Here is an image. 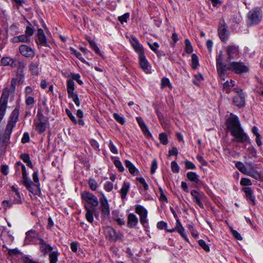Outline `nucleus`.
<instances>
[{"mask_svg":"<svg viewBox=\"0 0 263 263\" xmlns=\"http://www.w3.org/2000/svg\"><path fill=\"white\" fill-rule=\"evenodd\" d=\"M11 42L13 43H29L30 39L25 34H22L18 36H14L11 39Z\"/></svg>","mask_w":263,"mask_h":263,"instance_id":"25","label":"nucleus"},{"mask_svg":"<svg viewBox=\"0 0 263 263\" xmlns=\"http://www.w3.org/2000/svg\"><path fill=\"white\" fill-rule=\"evenodd\" d=\"M158 163L157 160L156 159L153 160L152 162L151 167V173L152 174H154L155 173L156 169L157 168Z\"/></svg>","mask_w":263,"mask_h":263,"instance_id":"51","label":"nucleus"},{"mask_svg":"<svg viewBox=\"0 0 263 263\" xmlns=\"http://www.w3.org/2000/svg\"><path fill=\"white\" fill-rule=\"evenodd\" d=\"M25 33L26 34L25 35H26L29 38V37L31 36L33 33V29L30 27H27L25 30Z\"/></svg>","mask_w":263,"mask_h":263,"instance_id":"64","label":"nucleus"},{"mask_svg":"<svg viewBox=\"0 0 263 263\" xmlns=\"http://www.w3.org/2000/svg\"><path fill=\"white\" fill-rule=\"evenodd\" d=\"M227 126L228 129L231 133H232V131L237 130L241 127L238 118L232 114H231V116L227 119Z\"/></svg>","mask_w":263,"mask_h":263,"instance_id":"7","label":"nucleus"},{"mask_svg":"<svg viewBox=\"0 0 263 263\" xmlns=\"http://www.w3.org/2000/svg\"><path fill=\"white\" fill-rule=\"evenodd\" d=\"M262 17V11L259 8H256L248 13L247 23L249 26L257 25L261 21Z\"/></svg>","mask_w":263,"mask_h":263,"instance_id":"4","label":"nucleus"},{"mask_svg":"<svg viewBox=\"0 0 263 263\" xmlns=\"http://www.w3.org/2000/svg\"><path fill=\"white\" fill-rule=\"evenodd\" d=\"M91 48L98 54L101 55V51L96 43L91 40H88Z\"/></svg>","mask_w":263,"mask_h":263,"instance_id":"42","label":"nucleus"},{"mask_svg":"<svg viewBox=\"0 0 263 263\" xmlns=\"http://www.w3.org/2000/svg\"><path fill=\"white\" fill-rule=\"evenodd\" d=\"M199 65L198 59L195 54H193L191 60V66L193 69H196Z\"/></svg>","mask_w":263,"mask_h":263,"instance_id":"40","label":"nucleus"},{"mask_svg":"<svg viewBox=\"0 0 263 263\" xmlns=\"http://www.w3.org/2000/svg\"><path fill=\"white\" fill-rule=\"evenodd\" d=\"M86 210L87 211L85 214V217L88 222L92 223L93 221V210L88 208H87Z\"/></svg>","mask_w":263,"mask_h":263,"instance_id":"39","label":"nucleus"},{"mask_svg":"<svg viewBox=\"0 0 263 263\" xmlns=\"http://www.w3.org/2000/svg\"><path fill=\"white\" fill-rule=\"evenodd\" d=\"M130 42L132 45L135 51L138 54L139 56L140 55L144 54V49L142 45L139 43L138 40L135 36L131 37Z\"/></svg>","mask_w":263,"mask_h":263,"instance_id":"18","label":"nucleus"},{"mask_svg":"<svg viewBox=\"0 0 263 263\" xmlns=\"http://www.w3.org/2000/svg\"><path fill=\"white\" fill-rule=\"evenodd\" d=\"M171 168L174 173H178L179 171V166L176 161H172L171 162Z\"/></svg>","mask_w":263,"mask_h":263,"instance_id":"57","label":"nucleus"},{"mask_svg":"<svg viewBox=\"0 0 263 263\" xmlns=\"http://www.w3.org/2000/svg\"><path fill=\"white\" fill-rule=\"evenodd\" d=\"M18 116L19 109H14L11 114L5 131L4 136L6 140H9L12 130L18 121Z\"/></svg>","mask_w":263,"mask_h":263,"instance_id":"1","label":"nucleus"},{"mask_svg":"<svg viewBox=\"0 0 263 263\" xmlns=\"http://www.w3.org/2000/svg\"><path fill=\"white\" fill-rule=\"evenodd\" d=\"M184 43L185 45V52L189 54L191 53L193 51V48L191 45V42L188 39H186L185 40Z\"/></svg>","mask_w":263,"mask_h":263,"instance_id":"41","label":"nucleus"},{"mask_svg":"<svg viewBox=\"0 0 263 263\" xmlns=\"http://www.w3.org/2000/svg\"><path fill=\"white\" fill-rule=\"evenodd\" d=\"M37 117V118L34 120L33 126L36 131L39 134H42L46 130L48 122L47 120L45 119L44 115L39 109Z\"/></svg>","mask_w":263,"mask_h":263,"instance_id":"2","label":"nucleus"},{"mask_svg":"<svg viewBox=\"0 0 263 263\" xmlns=\"http://www.w3.org/2000/svg\"><path fill=\"white\" fill-rule=\"evenodd\" d=\"M20 158L25 163L27 166L30 168L33 167V164L30 160L29 155L27 154L24 153L20 155Z\"/></svg>","mask_w":263,"mask_h":263,"instance_id":"33","label":"nucleus"},{"mask_svg":"<svg viewBox=\"0 0 263 263\" xmlns=\"http://www.w3.org/2000/svg\"><path fill=\"white\" fill-rule=\"evenodd\" d=\"M159 191L160 192V198H159L160 200L162 202H168L167 198L166 197V196L165 195V194H164L163 190L161 187L159 188Z\"/></svg>","mask_w":263,"mask_h":263,"instance_id":"59","label":"nucleus"},{"mask_svg":"<svg viewBox=\"0 0 263 263\" xmlns=\"http://www.w3.org/2000/svg\"><path fill=\"white\" fill-rule=\"evenodd\" d=\"M15 61L10 57H5L2 59L1 63L4 66H13L15 65Z\"/></svg>","mask_w":263,"mask_h":263,"instance_id":"30","label":"nucleus"},{"mask_svg":"<svg viewBox=\"0 0 263 263\" xmlns=\"http://www.w3.org/2000/svg\"><path fill=\"white\" fill-rule=\"evenodd\" d=\"M192 236L196 238L198 236V233L192 224H188L187 226Z\"/></svg>","mask_w":263,"mask_h":263,"instance_id":"46","label":"nucleus"},{"mask_svg":"<svg viewBox=\"0 0 263 263\" xmlns=\"http://www.w3.org/2000/svg\"><path fill=\"white\" fill-rule=\"evenodd\" d=\"M25 97V103L30 108H32L35 104L34 98L33 96H26Z\"/></svg>","mask_w":263,"mask_h":263,"instance_id":"38","label":"nucleus"},{"mask_svg":"<svg viewBox=\"0 0 263 263\" xmlns=\"http://www.w3.org/2000/svg\"><path fill=\"white\" fill-rule=\"evenodd\" d=\"M236 95L234 97L233 99V103L238 107H241L245 106V99L242 90L238 89L236 91Z\"/></svg>","mask_w":263,"mask_h":263,"instance_id":"12","label":"nucleus"},{"mask_svg":"<svg viewBox=\"0 0 263 263\" xmlns=\"http://www.w3.org/2000/svg\"><path fill=\"white\" fill-rule=\"evenodd\" d=\"M176 229H177V231L182 237V238H183L185 241L188 242L189 239L187 237L186 234L185 233V229L183 227L182 225L181 224V223L179 219L177 220V221H176Z\"/></svg>","mask_w":263,"mask_h":263,"instance_id":"27","label":"nucleus"},{"mask_svg":"<svg viewBox=\"0 0 263 263\" xmlns=\"http://www.w3.org/2000/svg\"><path fill=\"white\" fill-rule=\"evenodd\" d=\"M219 35L221 41L226 42L229 35V31L227 30L225 25H220L218 29Z\"/></svg>","mask_w":263,"mask_h":263,"instance_id":"22","label":"nucleus"},{"mask_svg":"<svg viewBox=\"0 0 263 263\" xmlns=\"http://www.w3.org/2000/svg\"><path fill=\"white\" fill-rule=\"evenodd\" d=\"M228 69L234 71L237 74H241L249 71L248 67L240 62H233L230 63Z\"/></svg>","mask_w":263,"mask_h":263,"instance_id":"5","label":"nucleus"},{"mask_svg":"<svg viewBox=\"0 0 263 263\" xmlns=\"http://www.w3.org/2000/svg\"><path fill=\"white\" fill-rule=\"evenodd\" d=\"M11 188H12V194H14V196H16V197H15V198L13 200V203H16V204L21 203H22L20 193L18 192L17 189H16L14 186H12Z\"/></svg>","mask_w":263,"mask_h":263,"instance_id":"32","label":"nucleus"},{"mask_svg":"<svg viewBox=\"0 0 263 263\" xmlns=\"http://www.w3.org/2000/svg\"><path fill=\"white\" fill-rule=\"evenodd\" d=\"M157 227L159 229L166 230L167 228V223L163 221H159L157 223Z\"/></svg>","mask_w":263,"mask_h":263,"instance_id":"60","label":"nucleus"},{"mask_svg":"<svg viewBox=\"0 0 263 263\" xmlns=\"http://www.w3.org/2000/svg\"><path fill=\"white\" fill-rule=\"evenodd\" d=\"M19 50L22 55L27 58H33L35 55L34 50L26 45H21Z\"/></svg>","mask_w":263,"mask_h":263,"instance_id":"15","label":"nucleus"},{"mask_svg":"<svg viewBox=\"0 0 263 263\" xmlns=\"http://www.w3.org/2000/svg\"><path fill=\"white\" fill-rule=\"evenodd\" d=\"M39 241V245L40 246V250L41 252L44 255H46L49 252H52L53 248L50 245L47 243L42 238H40Z\"/></svg>","mask_w":263,"mask_h":263,"instance_id":"20","label":"nucleus"},{"mask_svg":"<svg viewBox=\"0 0 263 263\" xmlns=\"http://www.w3.org/2000/svg\"><path fill=\"white\" fill-rule=\"evenodd\" d=\"M198 243L199 246L205 251L209 252L210 251V247L208 246V245H206V243L203 240H199L198 241Z\"/></svg>","mask_w":263,"mask_h":263,"instance_id":"49","label":"nucleus"},{"mask_svg":"<svg viewBox=\"0 0 263 263\" xmlns=\"http://www.w3.org/2000/svg\"><path fill=\"white\" fill-rule=\"evenodd\" d=\"M22 183L32 194L35 195L40 194L39 182H22Z\"/></svg>","mask_w":263,"mask_h":263,"instance_id":"13","label":"nucleus"},{"mask_svg":"<svg viewBox=\"0 0 263 263\" xmlns=\"http://www.w3.org/2000/svg\"><path fill=\"white\" fill-rule=\"evenodd\" d=\"M234 85V82L230 80V81H227L224 82L223 84V89L227 91V92H229V90L232 88Z\"/></svg>","mask_w":263,"mask_h":263,"instance_id":"37","label":"nucleus"},{"mask_svg":"<svg viewBox=\"0 0 263 263\" xmlns=\"http://www.w3.org/2000/svg\"><path fill=\"white\" fill-rule=\"evenodd\" d=\"M114 118L119 123H120L121 124H124L125 123L124 119L122 117L119 116L118 114L115 113L113 115Z\"/></svg>","mask_w":263,"mask_h":263,"instance_id":"52","label":"nucleus"},{"mask_svg":"<svg viewBox=\"0 0 263 263\" xmlns=\"http://www.w3.org/2000/svg\"><path fill=\"white\" fill-rule=\"evenodd\" d=\"M136 120L144 133L149 132L144 121L141 117H136Z\"/></svg>","mask_w":263,"mask_h":263,"instance_id":"35","label":"nucleus"},{"mask_svg":"<svg viewBox=\"0 0 263 263\" xmlns=\"http://www.w3.org/2000/svg\"><path fill=\"white\" fill-rule=\"evenodd\" d=\"M138 222V217L133 213H130L127 217V225L129 228L136 227Z\"/></svg>","mask_w":263,"mask_h":263,"instance_id":"24","label":"nucleus"},{"mask_svg":"<svg viewBox=\"0 0 263 263\" xmlns=\"http://www.w3.org/2000/svg\"><path fill=\"white\" fill-rule=\"evenodd\" d=\"M235 166L244 174L252 176L255 178H257L258 176V174L255 171L254 165L252 163H246V166L241 162H237Z\"/></svg>","mask_w":263,"mask_h":263,"instance_id":"3","label":"nucleus"},{"mask_svg":"<svg viewBox=\"0 0 263 263\" xmlns=\"http://www.w3.org/2000/svg\"><path fill=\"white\" fill-rule=\"evenodd\" d=\"M65 111L67 116L72 121V122L74 123H77V121L72 112L68 109H66Z\"/></svg>","mask_w":263,"mask_h":263,"instance_id":"63","label":"nucleus"},{"mask_svg":"<svg viewBox=\"0 0 263 263\" xmlns=\"http://www.w3.org/2000/svg\"><path fill=\"white\" fill-rule=\"evenodd\" d=\"M135 212L140 216V221L142 225L147 223L148 220L147 211L143 206L141 205H136L135 206Z\"/></svg>","mask_w":263,"mask_h":263,"instance_id":"11","label":"nucleus"},{"mask_svg":"<svg viewBox=\"0 0 263 263\" xmlns=\"http://www.w3.org/2000/svg\"><path fill=\"white\" fill-rule=\"evenodd\" d=\"M138 58L140 67L146 73H149L151 72V66L144 54L140 55Z\"/></svg>","mask_w":263,"mask_h":263,"instance_id":"19","label":"nucleus"},{"mask_svg":"<svg viewBox=\"0 0 263 263\" xmlns=\"http://www.w3.org/2000/svg\"><path fill=\"white\" fill-rule=\"evenodd\" d=\"M130 184L128 182H124L120 190V193L122 199L125 198L129 190Z\"/></svg>","mask_w":263,"mask_h":263,"instance_id":"28","label":"nucleus"},{"mask_svg":"<svg viewBox=\"0 0 263 263\" xmlns=\"http://www.w3.org/2000/svg\"><path fill=\"white\" fill-rule=\"evenodd\" d=\"M39 64V61H32L29 64V70L33 75H39L40 72Z\"/></svg>","mask_w":263,"mask_h":263,"instance_id":"23","label":"nucleus"},{"mask_svg":"<svg viewBox=\"0 0 263 263\" xmlns=\"http://www.w3.org/2000/svg\"><path fill=\"white\" fill-rule=\"evenodd\" d=\"M36 43L38 46L50 47L46 35L42 29H39L37 33Z\"/></svg>","mask_w":263,"mask_h":263,"instance_id":"14","label":"nucleus"},{"mask_svg":"<svg viewBox=\"0 0 263 263\" xmlns=\"http://www.w3.org/2000/svg\"><path fill=\"white\" fill-rule=\"evenodd\" d=\"M223 53L220 51L216 59V66L217 72L219 77L224 80V74L226 71L225 66L222 64Z\"/></svg>","mask_w":263,"mask_h":263,"instance_id":"10","label":"nucleus"},{"mask_svg":"<svg viewBox=\"0 0 263 263\" xmlns=\"http://www.w3.org/2000/svg\"><path fill=\"white\" fill-rule=\"evenodd\" d=\"M125 165L132 174L136 175L138 174V170L131 162L128 160H125Z\"/></svg>","mask_w":263,"mask_h":263,"instance_id":"31","label":"nucleus"},{"mask_svg":"<svg viewBox=\"0 0 263 263\" xmlns=\"http://www.w3.org/2000/svg\"><path fill=\"white\" fill-rule=\"evenodd\" d=\"M184 164L185 165V167L187 169H192V170L196 169L195 165H194V164L193 162H192L191 161H185L184 162Z\"/></svg>","mask_w":263,"mask_h":263,"instance_id":"61","label":"nucleus"},{"mask_svg":"<svg viewBox=\"0 0 263 263\" xmlns=\"http://www.w3.org/2000/svg\"><path fill=\"white\" fill-rule=\"evenodd\" d=\"M26 235L25 241L27 243L33 242L35 239H38L39 240L40 239L39 233L35 230H31L28 231L26 233Z\"/></svg>","mask_w":263,"mask_h":263,"instance_id":"21","label":"nucleus"},{"mask_svg":"<svg viewBox=\"0 0 263 263\" xmlns=\"http://www.w3.org/2000/svg\"><path fill=\"white\" fill-rule=\"evenodd\" d=\"M166 86H168L171 89L173 87L169 79L167 78H163L161 80V88L163 89Z\"/></svg>","mask_w":263,"mask_h":263,"instance_id":"36","label":"nucleus"},{"mask_svg":"<svg viewBox=\"0 0 263 263\" xmlns=\"http://www.w3.org/2000/svg\"><path fill=\"white\" fill-rule=\"evenodd\" d=\"M231 134L234 137V138L232 139L233 141L244 143L249 140L247 135L244 132L242 127L232 131Z\"/></svg>","mask_w":263,"mask_h":263,"instance_id":"6","label":"nucleus"},{"mask_svg":"<svg viewBox=\"0 0 263 263\" xmlns=\"http://www.w3.org/2000/svg\"><path fill=\"white\" fill-rule=\"evenodd\" d=\"M109 148L110 150V151L115 154H117L118 153V151L117 148V147H116V146L113 144L112 142L110 140L109 141Z\"/></svg>","mask_w":263,"mask_h":263,"instance_id":"54","label":"nucleus"},{"mask_svg":"<svg viewBox=\"0 0 263 263\" xmlns=\"http://www.w3.org/2000/svg\"><path fill=\"white\" fill-rule=\"evenodd\" d=\"M6 139L5 138V140L2 139L0 138V154L3 155L4 154L5 152V149L6 148L7 146V143H6Z\"/></svg>","mask_w":263,"mask_h":263,"instance_id":"43","label":"nucleus"},{"mask_svg":"<svg viewBox=\"0 0 263 263\" xmlns=\"http://www.w3.org/2000/svg\"><path fill=\"white\" fill-rule=\"evenodd\" d=\"M231 233L233 236L236 239L239 240H241L242 239V237L241 236V235L235 230L233 229H231Z\"/></svg>","mask_w":263,"mask_h":263,"instance_id":"58","label":"nucleus"},{"mask_svg":"<svg viewBox=\"0 0 263 263\" xmlns=\"http://www.w3.org/2000/svg\"><path fill=\"white\" fill-rule=\"evenodd\" d=\"M191 194L194 197V201L199 199H202L203 197V194H201L195 190L191 191Z\"/></svg>","mask_w":263,"mask_h":263,"instance_id":"45","label":"nucleus"},{"mask_svg":"<svg viewBox=\"0 0 263 263\" xmlns=\"http://www.w3.org/2000/svg\"><path fill=\"white\" fill-rule=\"evenodd\" d=\"M15 168L16 173L20 175L22 174L23 181H28V177H27V174L26 172L25 166L20 161H17L14 165Z\"/></svg>","mask_w":263,"mask_h":263,"instance_id":"16","label":"nucleus"},{"mask_svg":"<svg viewBox=\"0 0 263 263\" xmlns=\"http://www.w3.org/2000/svg\"><path fill=\"white\" fill-rule=\"evenodd\" d=\"M72 80H76L79 84H83L82 81L80 79V76L79 74L72 73L71 74Z\"/></svg>","mask_w":263,"mask_h":263,"instance_id":"55","label":"nucleus"},{"mask_svg":"<svg viewBox=\"0 0 263 263\" xmlns=\"http://www.w3.org/2000/svg\"><path fill=\"white\" fill-rule=\"evenodd\" d=\"M159 140L161 143L164 145L168 143V139L166 135L164 133H161L159 136Z\"/></svg>","mask_w":263,"mask_h":263,"instance_id":"47","label":"nucleus"},{"mask_svg":"<svg viewBox=\"0 0 263 263\" xmlns=\"http://www.w3.org/2000/svg\"><path fill=\"white\" fill-rule=\"evenodd\" d=\"M34 94L33 89L30 86H27L25 89V97L33 96Z\"/></svg>","mask_w":263,"mask_h":263,"instance_id":"56","label":"nucleus"},{"mask_svg":"<svg viewBox=\"0 0 263 263\" xmlns=\"http://www.w3.org/2000/svg\"><path fill=\"white\" fill-rule=\"evenodd\" d=\"M129 17V13H126L123 15L120 16L118 17V20L121 22V23L123 24V23L127 22V20Z\"/></svg>","mask_w":263,"mask_h":263,"instance_id":"48","label":"nucleus"},{"mask_svg":"<svg viewBox=\"0 0 263 263\" xmlns=\"http://www.w3.org/2000/svg\"><path fill=\"white\" fill-rule=\"evenodd\" d=\"M140 183L138 185L139 190L140 192H142L143 191H146L148 189V185L145 182H139Z\"/></svg>","mask_w":263,"mask_h":263,"instance_id":"53","label":"nucleus"},{"mask_svg":"<svg viewBox=\"0 0 263 263\" xmlns=\"http://www.w3.org/2000/svg\"><path fill=\"white\" fill-rule=\"evenodd\" d=\"M228 55L227 61L231 60L237 57L238 54V46L234 45H230L226 48Z\"/></svg>","mask_w":263,"mask_h":263,"instance_id":"17","label":"nucleus"},{"mask_svg":"<svg viewBox=\"0 0 263 263\" xmlns=\"http://www.w3.org/2000/svg\"><path fill=\"white\" fill-rule=\"evenodd\" d=\"M114 164L116 166L117 168H118V170L122 172L124 171V167L121 163V162L120 160H115L114 161Z\"/></svg>","mask_w":263,"mask_h":263,"instance_id":"50","label":"nucleus"},{"mask_svg":"<svg viewBox=\"0 0 263 263\" xmlns=\"http://www.w3.org/2000/svg\"><path fill=\"white\" fill-rule=\"evenodd\" d=\"M148 45L149 46V47H150V48L154 52H156L157 50H158V48H159V44L156 43V42H155L153 44L152 43H148Z\"/></svg>","mask_w":263,"mask_h":263,"instance_id":"62","label":"nucleus"},{"mask_svg":"<svg viewBox=\"0 0 263 263\" xmlns=\"http://www.w3.org/2000/svg\"><path fill=\"white\" fill-rule=\"evenodd\" d=\"M100 209L103 216L104 218H108L110 215V209L108 201L104 195H103L102 197L100 198Z\"/></svg>","mask_w":263,"mask_h":263,"instance_id":"9","label":"nucleus"},{"mask_svg":"<svg viewBox=\"0 0 263 263\" xmlns=\"http://www.w3.org/2000/svg\"><path fill=\"white\" fill-rule=\"evenodd\" d=\"M242 190L245 193L246 197L248 199H250L253 204L255 203V197L253 195V191L249 187H244Z\"/></svg>","mask_w":263,"mask_h":263,"instance_id":"29","label":"nucleus"},{"mask_svg":"<svg viewBox=\"0 0 263 263\" xmlns=\"http://www.w3.org/2000/svg\"><path fill=\"white\" fill-rule=\"evenodd\" d=\"M59 254L58 251H53L50 252L49 254V263H57Z\"/></svg>","mask_w":263,"mask_h":263,"instance_id":"34","label":"nucleus"},{"mask_svg":"<svg viewBox=\"0 0 263 263\" xmlns=\"http://www.w3.org/2000/svg\"><path fill=\"white\" fill-rule=\"evenodd\" d=\"M74 83L72 80H68L67 82V90L68 93V98L72 97L76 95L77 93L74 92Z\"/></svg>","mask_w":263,"mask_h":263,"instance_id":"26","label":"nucleus"},{"mask_svg":"<svg viewBox=\"0 0 263 263\" xmlns=\"http://www.w3.org/2000/svg\"><path fill=\"white\" fill-rule=\"evenodd\" d=\"M81 197L84 201L90 204L92 206L96 207L99 204L97 197L90 192H83L81 194Z\"/></svg>","mask_w":263,"mask_h":263,"instance_id":"8","label":"nucleus"},{"mask_svg":"<svg viewBox=\"0 0 263 263\" xmlns=\"http://www.w3.org/2000/svg\"><path fill=\"white\" fill-rule=\"evenodd\" d=\"M187 178L190 181H198V176L195 173L192 172L187 173Z\"/></svg>","mask_w":263,"mask_h":263,"instance_id":"44","label":"nucleus"}]
</instances>
